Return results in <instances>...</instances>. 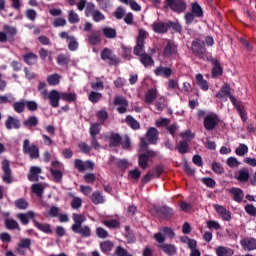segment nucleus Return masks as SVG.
Returning <instances> with one entry per match:
<instances>
[{
	"label": "nucleus",
	"instance_id": "21",
	"mask_svg": "<svg viewBox=\"0 0 256 256\" xmlns=\"http://www.w3.org/2000/svg\"><path fill=\"white\" fill-rule=\"evenodd\" d=\"M216 256H233L235 251L229 247L218 246L215 250Z\"/></svg>",
	"mask_w": 256,
	"mask_h": 256
},
{
	"label": "nucleus",
	"instance_id": "40",
	"mask_svg": "<svg viewBox=\"0 0 256 256\" xmlns=\"http://www.w3.org/2000/svg\"><path fill=\"white\" fill-rule=\"evenodd\" d=\"M101 41V36L98 33H92L87 37V42L92 46L100 44Z\"/></svg>",
	"mask_w": 256,
	"mask_h": 256
},
{
	"label": "nucleus",
	"instance_id": "49",
	"mask_svg": "<svg viewBox=\"0 0 256 256\" xmlns=\"http://www.w3.org/2000/svg\"><path fill=\"white\" fill-rule=\"evenodd\" d=\"M5 227L8 230H16V229L19 230L20 229L18 222L14 219H9V218H7L5 220Z\"/></svg>",
	"mask_w": 256,
	"mask_h": 256
},
{
	"label": "nucleus",
	"instance_id": "41",
	"mask_svg": "<svg viewBox=\"0 0 256 256\" xmlns=\"http://www.w3.org/2000/svg\"><path fill=\"white\" fill-rule=\"evenodd\" d=\"M125 122L133 130H139L141 128L140 123L137 120H135L131 115L126 116Z\"/></svg>",
	"mask_w": 256,
	"mask_h": 256
},
{
	"label": "nucleus",
	"instance_id": "38",
	"mask_svg": "<svg viewBox=\"0 0 256 256\" xmlns=\"http://www.w3.org/2000/svg\"><path fill=\"white\" fill-rule=\"evenodd\" d=\"M91 200L95 205L103 204L105 202V198L100 191L93 192Z\"/></svg>",
	"mask_w": 256,
	"mask_h": 256
},
{
	"label": "nucleus",
	"instance_id": "55",
	"mask_svg": "<svg viewBox=\"0 0 256 256\" xmlns=\"http://www.w3.org/2000/svg\"><path fill=\"white\" fill-rule=\"evenodd\" d=\"M91 16H92L94 22H96V23H99L106 19L105 15L99 9H96V11H94Z\"/></svg>",
	"mask_w": 256,
	"mask_h": 256
},
{
	"label": "nucleus",
	"instance_id": "7",
	"mask_svg": "<svg viewBox=\"0 0 256 256\" xmlns=\"http://www.w3.org/2000/svg\"><path fill=\"white\" fill-rule=\"evenodd\" d=\"M1 168L3 171L2 174V180L6 184H12L13 183V171L11 169L10 161L5 159L1 163Z\"/></svg>",
	"mask_w": 256,
	"mask_h": 256
},
{
	"label": "nucleus",
	"instance_id": "64",
	"mask_svg": "<svg viewBox=\"0 0 256 256\" xmlns=\"http://www.w3.org/2000/svg\"><path fill=\"white\" fill-rule=\"evenodd\" d=\"M245 211L248 215L256 217V208L253 206V204H246Z\"/></svg>",
	"mask_w": 256,
	"mask_h": 256
},
{
	"label": "nucleus",
	"instance_id": "33",
	"mask_svg": "<svg viewBox=\"0 0 256 256\" xmlns=\"http://www.w3.org/2000/svg\"><path fill=\"white\" fill-rule=\"evenodd\" d=\"M157 98V91L156 89H148L145 94V103L146 104H152L154 100Z\"/></svg>",
	"mask_w": 256,
	"mask_h": 256
},
{
	"label": "nucleus",
	"instance_id": "31",
	"mask_svg": "<svg viewBox=\"0 0 256 256\" xmlns=\"http://www.w3.org/2000/svg\"><path fill=\"white\" fill-rule=\"evenodd\" d=\"M114 248V243L110 240H106L104 242H100V251L105 255H109L110 251Z\"/></svg>",
	"mask_w": 256,
	"mask_h": 256
},
{
	"label": "nucleus",
	"instance_id": "39",
	"mask_svg": "<svg viewBox=\"0 0 256 256\" xmlns=\"http://www.w3.org/2000/svg\"><path fill=\"white\" fill-rule=\"evenodd\" d=\"M34 226L44 233H47V234L53 233V230H52L50 224H42V223H39L38 221L34 220Z\"/></svg>",
	"mask_w": 256,
	"mask_h": 256
},
{
	"label": "nucleus",
	"instance_id": "10",
	"mask_svg": "<svg viewBox=\"0 0 256 256\" xmlns=\"http://www.w3.org/2000/svg\"><path fill=\"white\" fill-rule=\"evenodd\" d=\"M207 61L212 64L211 75L213 79L223 75V68L219 60L211 57Z\"/></svg>",
	"mask_w": 256,
	"mask_h": 256
},
{
	"label": "nucleus",
	"instance_id": "12",
	"mask_svg": "<svg viewBox=\"0 0 256 256\" xmlns=\"http://www.w3.org/2000/svg\"><path fill=\"white\" fill-rule=\"evenodd\" d=\"M227 97L230 99L231 101V97L235 98V96H233L231 94V86L228 85V83L224 84L221 89L216 93V98H218L219 100H223L226 99Z\"/></svg>",
	"mask_w": 256,
	"mask_h": 256
},
{
	"label": "nucleus",
	"instance_id": "51",
	"mask_svg": "<svg viewBox=\"0 0 256 256\" xmlns=\"http://www.w3.org/2000/svg\"><path fill=\"white\" fill-rule=\"evenodd\" d=\"M25 107L30 112H36L39 108V105L34 100H25Z\"/></svg>",
	"mask_w": 256,
	"mask_h": 256
},
{
	"label": "nucleus",
	"instance_id": "32",
	"mask_svg": "<svg viewBox=\"0 0 256 256\" xmlns=\"http://www.w3.org/2000/svg\"><path fill=\"white\" fill-rule=\"evenodd\" d=\"M5 125L8 130H12L13 127L14 129H19L21 126V123L19 120L14 119L13 116H8V119Z\"/></svg>",
	"mask_w": 256,
	"mask_h": 256
},
{
	"label": "nucleus",
	"instance_id": "29",
	"mask_svg": "<svg viewBox=\"0 0 256 256\" xmlns=\"http://www.w3.org/2000/svg\"><path fill=\"white\" fill-rule=\"evenodd\" d=\"M23 61L28 65H35L38 61V55L33 52L26 53L22 56Z\"/></svg>",
	"mask_w": 256,
	"mask_h": 256
},
{
	"label": "nucleus",
	"instance_id": "9",
	"mask_svg": "<svg viewBox=\"0 0 256 256\" xmlns=\"http://www.w3.org/2000/svg\"><path fill=\"white\" fill-rule=\"evenodd\" d=\"M113 104L117 107V112L119 114H125L128 111L129 102L126 98L122 96H116L113 100Z\"/></svg>",
	"mask_w": 256,
	"mask_h": 256
},
{
	"label": "nucleus",
	"instance_id": "26",
	"mask_svg": "<svg viewBox=\"0 0 256 256\" xmlns=\"http://www.w3.org/2000/svg\"><path fill=\"white\" fill-rule=\"evenodd\" d=\"M191 13L194 14L196 18H203L204 11L201 5L198 2H193L191 4Z\"/></svg>",
	"mask_w": 256,
	"mask_h": 256
},
{
	"label": "nucleus",
	"instance_id": "16",
	"mask_svg": "<svg viewBox=\"0 0 256 256\" xmlns=\"http://www.w3.org/2000/svg\"><path fill=\"white\" fill-rule=\"evenodd\" d=\"M152 29L157 34H166L168 32V22H153Z\"/></svg>",
	"mask_w": 256,
	"mask_h": 256
},
{
	"label": "nucleus",
	"instance_id": "34",
	"mask_svg": "<svg viewBox=\"0 0 256 256\" xmlns=\"http://www.w3.org/2000/svg\"><path fill=\"white\" fill-rule=\"evenodd\" d=\"M61 100L68 102V103H73L77 101V94L72 93V92H61Z\"/></svg>",
	"mask_w": 256,
	"mask_h": 256
},
{
	"label": "nucleus",
	"instance_id": "53",
	"mask_svg": "<svg viewBox=\"0 0 256 256\" xmlns=\"http://www.w3.org/2000/svg\"><path fill=\"white\" fill-rule=\"evenodd\" d=\"M168 29H172L174 33L181 34L183 31V28L179 22H168Z\"/></svg>",
	"mask_w": 256,
	"mask_h": 256
},
{
	"label": "nucleus",
	"instance_id": "46",
	"mask_svg": "<svg viewBox=\"0 0 256 256\" xmlns=\"http://www.w3.org/2000/svg\"><path fill=\"white\" fill-rule=\"evenodd\" d=\"M12 107L14 108V111L16 113H18V114L23 113L25 111V108H26L25 100L14 102V105H12Z\"/></svg>",
	"mask_w": 256,
	"mask_h": 256
},
{
	"label": "nucleus",
	"instance_id": "2",
	"mask_svg": "<svg viewBox=\"0 0 256 256\" xmlns=\"http://www.w3.org/2000/svg\"><path fill=\"white\" fill-rule=\"evenodd\" d=\"M191 57L196 60L207 61L212 56L209 55L208 50L205 46V42L200 39H194L190 46Z\"/></svg>",
	"mask_w": 256,
	"mask_h": 256
},
{
	"label": "nucleus",
	"instance_id": "18",
	"mask_svg": "<svg viewBox=\"0 0 256 256\" xmlns=\"http://www.w3.org/2000/svg\"><path fill=\"white\" fill-rule=\"evenodd\" d=\"M158 247L161 251H163L164 254L168 256H174L177 253V249L173 244L163 243V244H160Z\"/></svg>",
	"mask_w": 256,
	"mask_h": 256
},
{
	"label": "nucleus",
	"instance_id": "42",
	"mask_svg": "<svg viewBox=\"0 0 256 256\" xmlns=\"http://www.w3.org/2000/svg\"><path fill=\"white\" fill-rule=\"evenodd\" d=\"M23 125L29 128L37 127L39 125L38 116H28V119L23 122Z\"/></svg>",
	"mask_w": 256,
	"mask_h": 256
},
{
	"label": "nucleus",
	"instance_id": "22",
	"mask_svg": "<svg viewBox=\"0 0 256 256\" xmlns=\"http://www.w3.org/2000/svg\"><path fill=\"white\" fill-rule=\"evenodd\" d=\"M215 210L220 215L222 220H224V221H231V212L227 211L226 208H224L223 206H220L219 204H217L215 206Z\"/></svg>",
	"mask_w": 256,
	"mask_h": 256
},
{
	"label": "nucleus",
	"instance_id": "58",
	"mask_svg": "<svg viewBox=\"0 0 256 256\" xmlns=\"http://www.w3.org/2000/svg\"><path fill=\"white\" fill-rule=\"evenodd\" d=\"M103 223H104V226L111 228V229H117V228L121 227V223L115 219L104 221Z\"/></svg>",
	"mask_w": 256,
	"mask_h": 256
},
{
	"label": "nucleus",
	"instance_id": "1",
	"mask_svg": "<svg viewBox=\"0 0 256 256\" xmlns=\"http://www.w3.org/2000/svg\"><path fill=\"white\" fill-rule=\"evenodd\" d=\"M149 36L147 31L140 28L138 36L136 38V44L133 48V54L139 57V61L143 67H153L155 61L152 56L145 52V39Z\"/></svg>",
	"mask_w": 256,
	"mask_h": 256
},
{
	"label": "nucleus",
	"instance_id": "61",
	"mask_svg": "<svg viewBox=\"0 0 256 256\" xmlns=\"http://www.w3.org/2000/svg\"><path fill=\"white\" fill-rule=\"evenodd\" d=\"M96 117H98L100 123L104 124L108 120L109 114L106 110H99L96 114Z\"/></svg>",
	"mask_w": 256,
	"mask_h": 256
},
{
	"label": "nucleus",
	"instance_id": "6",
	"mask_svg": "<svg viewBox=\"0 0 256 256\" xmlns=\"http://www.w3.org/2000/svg\"><path fill=\"white\" fill-rule=\"evenodd\" d=\"M165 8H170L174 13L182 14L187 9V3L184 0H166Z\"/></svg>",
	"mask_w": 256,
	"mask_h": 256
},
{
	"label": "nucleus",
	"instance_id": "20",
	"mask_svg": "<svg viewBox=\"0 0 256 256\" xmlns=\"http://www.w3.org/2000/svg\"><path fill=\"white\" fill-rule=\"evenodd\" d=\"M195 81H196L197 86L202 91H208L209 90V83H208L207 80L204 79V76L202 74H196Z\"/></svg>",
	"mask_w": 256,
	"mask_h": 256
},
{
	"label": "nucleus",
	"instance_id": "25",
	"mask_svg": "<svg viewBox=\"0 0 256 256\" xmlns=\"http://www.w3.org/2000/svg\"><path fill=\"white\" fill-rule=\"evenodd\" d=\"M35 217V213L32 211H28L26 214L19 213L17 214V218L20 220V222L23 225H28L30 222V219H33Z\"/></svg>",
	"mask_w": 256,
	"mask_h": 256
},
{
	"label": "nucleus",
	"instance_id": "43",
	"mask_svg": "<svg viewBox=\"0 0 256 256\" xmlns=\"http://www.w3.org/2000/svg\"><path fill=\"white\" fill-rule=\"evenodd\" d=\"M236 179L241 183H246L249 180V171L247 169H241L238 172Z\"/></svg>",
	"mask_w": 256,
	"mask_h": 256
},
{
	"label": "nucleus",
	"instance_id": "8",
	"mask_svg": "<svg viewBox=\"0 0 256 256\" xmlns=\"http://www.w3.org/2000/svg\"><path fill=\"white\" fill-rule=\"evenodd\" d=\"M178 55V46L173 41H168L163 50V56L168 59H175Z\"/></svg>",
	"mask_w": 256,
	"mask_h": 256
},
{
	"label": "nucleus",
	"instance_id": "15",
	"mask_svg": "<svg viewBox=\"0 0 256 256\" xmlns=\"http://www.w3.org/2000/svg\"><path fill=\"white\" fill-rule=\"evenodd\" d=\"M42 174L41 167L38 166H31L28 173V181L30 182H39V176Z\"/></svg>",
	"mask_w": 256,
	"mask_h": 256
},
{
	"label": "nucleus",
	"instance_id": "28",
	"mask_svg": "<svg viewBox=\"0 0 256 256\" xmlns=\"http://www.w3.org/2000/svg\"><path fill=\"white\" fill-rule=\"evenodd\" d=\"M73 221L75 224L72 225V230H77L86 221V217L82 214H73Z\"/></svg>",
	"mask_w": 256,
	"mask_h": 256
},
{
	"label": "nucleus",
	"instance_id": "45",
	"mask_svg": "<svg viewBox=\"0 0 256 256\" xmlns=\"http://www.w3.org/2000/svg\"><path fill=\"white\" fill-rule=\"evenodd\" d=\"M148 163H149V158L147 157V155L140 154L138 158L139 168H141L142 170H147Z\"/></svg>",
	"mask_w": 256,
	"mask_h": 256
},
{
	"label": "nucleus",
	"instance_id": "52",
	"mask_svg": "<svg viewBox=\"0 0 256 256\" xmlns=\"http://www.w3.org/2000/svg\"><path fill=\"white\" fill-rule=\"evenodd\" d=\"M101 124L100 123H92L90 127V136L96 137L101 132Z\"/></svg>",
	"mask_w": 256,
	"mask_h": 256
},
{
	"label": "nucleus",
	"instance_id": "56",
	"mask_svg": "<svg viewBox=\"0 0 256 256\" xmlns=\"http://www.w3.org/2000/svg\"><path fill=\"white\" fill-rule=\"evenodd\" d=\"M201 182L208 188H215L216 187V181L215 179L211 178V177H204L201 179Z\"/></svg>",
	"mask_w": 256,
	"mask_h": 256
},
{
	"label": "nucleus",
	"instance_id": "19",
	"mask_svg": "<svg viewBox=\"0 0 256 256\" xmlns=\"http://www.w3.org/2000/svg\"><path fill=\"white\" fill-rule=\"evenodd\" d=\"M149 144H156L158 141V131L156 128H149L145 135Z\"/></svg>",
	"mask_w": 256,
	"mask_h": 256
},
{
	"label": "nucleus",
	"instance_id": "35",
	"mask_svg": "<svg viewBox=\"0 0 256 256\" xmlns=\"http://www.w3.org/2000/svg\"><path fill=\"white\" fill-rule=\"evenodd\" d=\"M102 34L107 39H115L117 37V31L115 28H110L109 26L102 28Z\"/></svg>",
	"mask_w": 256,
	"mask_h": 256
},
{
	"label": "nucleus",
	"instance_id": "48",
	"mask_svg": "<svg viewBox=\"0 0 256 256\" xmlns=\"http://www.w3.org/2000/svg\"><path fill=\"white\" fill-rule=\"evenodd\" d=\"M44 186L41 183H35L32 185V192L38 197H42L44 194Z\"/></svg>",
	"mask_w": 256,
	"mask_h": 256
},
{
	"label": "nucleus",
	"instance_id": "60",
	"mask_svg": "<svg viewBox=\"0 0 256 256\" xmlns=\"http://www.w3.org/2000/svg\"><path fill=\"white\" fill-rule=\"evenodd\" d=\"M19 247H22L23 249L31 250L32 240L29 238L21 239L20 242L17 243Z\"/></svg>",
	"mask_w": 256,
	"mask_h": 256
},
{
	"label": "nucleus",
	"instance_id": "5",
	"mask_svg": "<svg viewBox=\"0 0 256 256\" xmlns=\"http://www.w3.org/2000/svg\"><path fill=\"white\" fill-rule=\"evenodd\" d=\"M22 151L24 155H29L30 159H39L40 157L39 147L35 144L30 145V140L28 139L23 141Z\"/></svg>",
	"mask_w": 256,
	"mask_h": 256
},
{
	"label": "nucleus",
	"instance_id": "11",
	"mask_svg": "<svg viewBox=\"0 0 256 256\" xmlns=\"http://www.w3.org/2000/svg\"><path fill=\"white\" fill-rule=\"evenodd\" d=\"M61 39H66L68 42V49L72 52L76 51L79 48V43L74 36H69L67 32H61L59 34Z\"/></svg>",
	"mask_w": 256,
	"mask_h": 256
},
{
	"label": "nucleus",
	"instance_id": "54",
	"mask_svg": "<svg viewBox=\"0 0 256 256\" xmlns=\"http://www.w3.org/2000/svg\"><path fill=\"white\" fill-rule=\"evenodd\" d=\"M68 20L70 24H77L80 21V17L76 12H74V10H69Z\"/></svg>",
	"mask_w": 256,
	"mask_h": 256
},
{
	"label": "nucleus",
	"instance_id": "17",
	"mask_svg": "<svg viewBox=\"0 0 256 256\" xmlns=\"http://www.w3.org/2000/svg\"><path fill=\"white\" fill-rule=\"evenodd\" d=\"M240 244L247 251H255L256 249V239L255 238H244L240 241Z\"/></svg>",
	"mask_w": 256,
	"mask_h": 256
},
{
	"label": "nucleus",
	"instance_id": "13",
	"mask_svg": "<svg viewBox=\"0 0 256 256\" xmlns=\"http://www.w3.org/2000/svg\"><path fill=\"white\" fill-rule=\"evenodd\" d=\"M49 104L52 108H58L59 101L61 100V93L55 89H52L48 95Z\"/></svg>",
	"mask_w": 256,
	"mask_h": 256
},
{
	"label": "nucleus",
	"instance_id": "50",
	"mask_svg": "<svg viewBox=\"0 0 256 256\" xmlns=\"http://www.w3.org/2000/svg\"><path fill=\"white\" fill-rule=\"evenodd\" d=\"M51 176L54 179V182L61 183L63 178V173L61 170H55L53 168L50 169Z\"/></svg>",
	"mask_w": 256,
	"mask_h": 256
},
{
	"label": "nucleus",
	"instance_id": "23",
	"mask_svg": "<svg viewBox=\"0 0 256 256\" xmlns=\"http://www.w3.org/2000/svg\"><path fill=\"white\" fill-rule=\"evenodd\" d=\"M73 232L80 234L81 237L83 238H88L92 235V230L89 226L84 225V226H80L77 229H72Z\"/></svg>",
	"mask_w": 256,
	"mask_h": 256
},
{
	"label": "nucleus",
	"instance_id": "44",
	"mask_svg": "<svg viewBox=\"0 0 256 256\" xmlns=\"http://www.w3.org/2000/svg\"><path fill=\"white\" fill-rule=\"evenodd\" d=\"M14 206H16L19 210H27L29 207V202L25 198H18L14 202Z\"/></svg>",
	"mask_w": 256,
	"mask_h": 256
},
{
	"label": "nucleus",
	"instance_id": "36",
	"mask_svg": "<svg viewBox=\"0 0 256 256\" xmlns=\"http://www.w3.org/2000/svg\"><path fill=\"white\" fill-rule=\"evenodd\" d=\"M47 83L49 86H57L61 83V76L58 73H54L47 77Z\"/></svg>",
	"mask_w": 256,
	"mask_h": 256
},
{
	"label": "nucleus",
	"instance_id": "4",
	"mask_svg": "<svg viewBox=\"0 0 256 256\" xmlns=\"http://www.w3.org/2000/svg\"><path fill=\"white\" fill-rule=\"evenodd\" d=\"M100 59L104 61L108 60L109 67H117L121 62L120 58L109 48H104V50L100 52Z\"/></svg>",
	"mask_w": 256,
	"mask_h": 256
},
{
	"label": "nucleus",
	"instance_id": "63",
	"mask_svg": "<svg viewBox=\"0 0 256 256\" xmlns=\"http://www.w3.org/2000/svg\"><path fill=\"white\" fill-rule=\"evenodd\" d=\"M158 212L166 218H170L173 215V210L168 207H161Z\"/></svg>",
	"mask_w": 256,
	"mask_h": 256
},
{
	"label": "nucleus",
	"instance_id": "59",
	"mask_svg": "<svg viewBox=\"0 0 256 256\" xmlns=\"http://www.w3.org/2000/svg\"><path fill=\"white\" fill-rule=\"evenodd\" d=\"M102 98V94L100 92L92 91L89 94V101L92 102L93 104L98 103Z\"/></svg>",
	"mask_w": 256,
	"mask_h": 256
},
{
	"label": "nucleus",
	"instance_id": "24",
	"mask_svg": "<svg viewBox=\"0 0 256 256\" xmlns=\"http://www.w3.org/2000/svg\"><path fill=\"white\" fill-rule=\"evenodd\" d=\"M229 192H230V194L233 195V199L235 202L241 203L243 201L244 193H243L242 189H240L238 187H232L229 190Z\"/></svg>",
	"mask_w": 256,
	"mask_h": 256
},
{
	"label": "nucleus",
	"instance_id": "37",
	"mask_svg": "<svg viewBox=\"0 0 256 256\" xmlns=\"http://www.w3.org/2000/svg\"><path fill=\"white\" fill-rule=\"evenodd\" d=\"M189 139L188 140H184V141H180L176 147V149L178 150V152L181 155H185L188 150H189Z\"/></svg>",
	"mask_w": 256,
	"mask_h": 256
},
{
	"label": "nucleus",
	"instance_id": "57",
	"mask_svg": "<svg viewBox=\"0 0 256 256\" xmlns=\"http://www.w3.org/2000/svg\"><path fill=\"white\" fill-rule=\"evenodd\" d=\"M247 152L248 147L245 144H239V146L235 150V153L238 157H244V155H246Z\"/></svg>",
	"mask_w": 256,
	"mask_h": 256
},
{
	"label": "nucleus",
	"instance_id": "62",
	"mask_svg": "<svg viewBox=\"0 0 256 256\" xmlns=\"http://www.w3.org/2000/svg\"><path fill=\"white\" fill-rule=\"evenodd\" d=\"M70 62V57L65 54H59L57 56V63L60 65H67Z\"/></svg>",
	"mask_w": 256,
	"mask_h": 256
},
{
	"label": "nucleus",
	"instance_id": "14",
	"mask_svg": "<svg viewBox=\"0 0 256 256\" xmlns=\"http://www.w3.org/2000/svg\"><path fill=\"white\" fill-rule=\"evenodd\" d=\"M172 69L170 67L158 66L154 70V74L156 77H162L165 79H169L172 76Z\"/></svg>",
	"mask_w": 256,
	"mask_h": 256
},
{
	"label": "nucleus",
	"instance_id": "30",
	"mask_svg": "<svg viewBox=\"0 0 256 256\" xmlns=\"http://www.w3.org/2000/svg\"><path fill=\"white\" fill-rule=\"evenodd\" d=\"M231 103L239 113L241 120L245 123L247 121L246 112L242 110V107L240 106L238 100L235 97H231Z\"/></svg>",
	"mask_w": 256,
	"mask_h": 256
},
{
	"label": "nucleus",
	"instance_id": "3",
	"mask_svg": "<svg viewBox=\"0 0 256 256\" xmlns=\"http://www.w3.org/2000/svg\"><path fill=\"white\" fill-rule=\"evenodd\" d=\"M220 122V118L218 114L215 112H211L210 114H206L203 120V127L206 131H213L215 130Z\"/></svg>",
	"mask_w": 256,
	"mask_h": 256
},
{
	"label": "nucleus",
	"instance_id": "47",
	"mask_svg": "<svg viewBox=\"0 0 256 256\" xmlns=\"http://www.w3.org/2000/svg\"><path fill=\"white\" fill-rule=\"evenodd\" d=\"M211 169L217 175H223L225 173V168L218 162H212Z\"/></svg>",
	"mask_w": 256,
	"mask_h": 256
},
{
	"label": "nucleus",
	"instance_id": "27",
	"mask_svg": "<svg viewBox=\"0 0 256 256\" xmlns=\"http://www.w3.org/2000/svg\"><path fill=\"white\" fill-rule=\"evenodd\" d=\"M122 136L118 133H111L109 136V147H118L121 145Z\"/></svg>",
	"mask_w": 256,
	"mask_h": 256
}]
</instances>
